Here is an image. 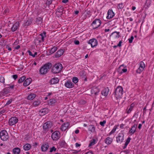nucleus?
Returning <instances> with one entry per match:
<instances>
[{
  "label": "nucleus",
  "mask_w": 154,
  "mask_h": 154,
  "mask_svg": "<svg viewBox=\"0 0 154 154\" xmlns=\"http://www.w3.org/2000/svg\"><path fill=\"white\" fill-rule=\"evenodd\" d=\"M51 63H48L45 64L40 70V72L41 74H46L51 67Z\"/></svg>",
  "instance_id": "1"
},
{
  "label": "nucleus",
  "mask_w": 154,
  "mask_h": 154,
  "mask_svg": "<svg viewBox=\"0 0 154 154\" xmlns=\"http://www.w3.org/2000/svg\"><path fill=\"white\" fill-rule=\"evenodd\" d=\"M123 88L121 86H119L116 88L114 93V95L117 99L121 97L123 94Z\"/></svg>",
  "instance_id": "2"
},
{
  "label": "nucleus",
  "mask_w": 154,
  "mask_h": 154,
  "mask_svg": "<svg viewBox=\"0 0 154 154\" xmlns=\"http://www.w3.org/2000/svg\"><path fill=\"white\" fill-rule=\"evenodd\" d=\"M63 68L62 65L60 63L55 64L52 67L51 72L54 73L59 72Z\"/></svg>",
  "instance_id": "3"
},
{
  "label": "nucleus",
  "mask_w": 154,
  "mask_h": 154,
  "mask_svg": "<svg viewBox=\"0 0 154 154\" xmlns=\"http://www.w3.org/2000/svg\"><path fill=\"white\" fill-rule=\"evenodd\" d=\"M52 127L53 124L51 122L48 121L46 122L43 125L44 131L46 132L50 128H51Z\"/></svg>",
  "instance_id": "4"
},
{
  "label": "nucleus",
  "mask_w": 154,
  "mask_h": 154,
  "mask_svg": "<svg viewBox=\"0 0 154 154\" xmlns=\"http://www.w3.org/2000/svg\"><path fill=\"white\" fill-rule=\"evenodd\" d=\"M0 137L1 139L3 141H6L9 138L8 134L5 130H2L0 132Z\"/></svg>",
  "instance_id": "5"
},
{
  "label": "nucleus",
  "mask_w": 154,
  "mask_h": 154,
  "mask_svg": "<svg viewBox=\"0 0 154 154\" xmlns=\"http://www.w3.org/2000/svg\"><path fill=\"white\" fill-rule=\"evenodd\" d=\"M101 23V21L99 19H96L91 24V26L94 29H95L98 27Z\"/></svg>",
  "instance_id": "6"
},
{
  "label": "nucleus",
  "mask_w": 154,
  "mask_h": 154,
  "mask_svg": "<svg viewBox=\"0 0 154 154\" xmlns=\"http://www.w3.org/2000/svg\"><path fill=\"white\" fill-rule=\"evenodd\" d=\"M124 140V134L122 132L118 134V136L116 137V141L117 143H121Z\"/></svg>",
  "instance_id": "7"
},
{
  "label": "nucleus",
  "mask_w": 154,
  "mask_h": 154,
  "mask_svg": "<svg viewBox=\"0 0 154 154\" xmlns=\"http://www.w3.org/2000/svg\"><path fill=\"white\" fill-rule=\"evenodd\" d=\"M51 137L54 140H57L60 137V132L58 131L54 132L52 134Z\"/></svg>",
  "instance_id": "8"
},
{
  "label": "nucleus",
  "mask_w": 154,
  "mask_h": 154,
  "mask_svg": "<svg viewBox=\"0 0 154 154\" xmlns=\"http://www.w3.org/2000/svg\"><path fill=\"white\" fill-rule=\"evenodd\" d=\"M88 43L91 45L92 48H94L97 45L98 42L96 39L93 38L90 40L88 42Z\"/></svg>",
  "instance_id": "9"
},
{
  "label": "nucleus",
  "mask_w": 154,
  "mask_h": 154,
  "mask_svg": "<svg viewBox=\"0 0 154 154\" xmlns=\"http://www.w3.org/2000/svg\"><path fill=\"white\" fill-rule=\"evenodd\" d=\"M49 147V143L47 142L43 143L41 146V150L42 152H46Z\"/></svg>",
  "instance_id": "10"
},
{
  "label": "nucleus",
  "mask_w": 154,
  "mask_h": 154,
  "mask_svg": "<svg viewBox=\"0 0 154 154\" xmlns=\"http://www.w3.org/2000/svg\"><path fill=\"white\" fill-rule=\"evenodd\" d=\"M18 120L16 117L11 118L9 121V124L10 125H13L17 123L18 122Z\"/></svg>",
  "instance_id": "11"
},
{
  "label": "nucleus",
  "mask_w": 154,
  "mask_h": 154,
  "mask_svg": "<svg viewBox=\"0 0 154 154\" xmlns=\"http://www.w3.org/2000/svg\"><path fill=\"white\" fill-rule=\"evenodd\" d=\"M144 63L143 61L140 63V66L139 68L137 70V73H140L144 69Z\"/></svg>",
  "instance_id": "12"
},
{
  "label": "nucleus",
  "mask_w": 154,
  "mask_h": 154,
  "mask_svg": "<svg viewBox=\"0 0 154 154\" xmlns=\"http://www.w3.org/2000/svg\"><path fill=\"white\" fill-rule=\"evenodd\" d=\"M115 15V14L111 9L108 10L107 12V15L106 17L107 19H110L112 18Z\"/></svg>",
  "instance_id": "13"
},
{
  "label": "nucleus",
  "mask_w": 154,
  "mask_h": 154,
  "mask_svg": "<svg viewBox=\"0 0 154 154\" xmlns=\"http://www.w3.org/2000/svg\"><path fill=\"white\" fill-rule=\"evenodd\" d=\"M69 125V124L68 122L64 123L61 126L60 129L62 131H65L68 128Z\"/></svg>",
  "instance_id": "14"
},
{
  "label": "nucleus",
  "mask_w": 154,
  "mask_h": 154,
  "mask_svg": "<svg viewBox=\"0 0 154 154\" xmlns=\"http://www.w3.org/2000/svg\"><path fill=\"white\" fill-rule=\"evenodd\" d=\"M19 22H16L11 28V30L12 32H14L16 31L18 28L19 26Z\"/></svg>",
  "instance_id": "15"
},
{
  "label": "nucleus",
  "mask_w": 154,
  "mask_h": 154,
  "mask_svg": "<svg viewBox=\"0 0 154 154\" xmlns=\"http://www.w3.org/2000/svg\"><path fill=\"white\" fill-rule=\"evenodd\" d=\"M65 86L67 88H70L74 87V84L71 81H68L65 84Z\"/></svg>",
  "instance_id": "16"
},
{
  "label": "nucleus",
  "mask_w": 154,
  "mask_h": 154,
  "mask_svg": "<svg viewBox=\"0 0 154 154\" xmlns=\"http://www.w3.org/2000/svg\"><path fill=\"white\" fill-rule=\"evenodd\" d=\"M64 50L61 49L58 50L56 53L55 55V57H58L61 56L64 53Z\"/></svg>",
  "instance_id": "17"
},
{
  "label": "nucleus",
  "mask_w": 154,
  "mask_h": 154,
  "mask_svg": "<svg viewBox=\"0 0 154 154\" xmlns=\"http://www.w3.org/2000/svg\"><path fill=\"white\" fill-rule=\"evenodd\" d=\"M99 91V89L97 87H93L91 89V92L92 94H94L96 95Z\"/></svg>",
  "instance_id": "18"
},
{
  "label": "nucleus",
  "mask_w": 154,
  "mask_h": 154,
  "mask_svg": "<svg viewBox=\"0 0 154 154\" xmlns=\"http://www.w3.org/2000/svg\"><path fill=\"white\" fill-rule=\"evenodd\" d=\"M109 89L108 88H105L102 91L101 94L102 95L105 96H106L108 95L109 93Z\"/></svg>",
  "instance_id": "19"
},
{
  "label": "nucleus",
  "mask_w": 154,
  "mask_h": 154,
  "mask_svg": "<svg viewBox=\"0 0 154 154\" xmlns=\"http://www.w3.org/2000/svg\"><path fill=\"white\" fill-rule=\"evenodd\" d=\"M31 79L30 78L26 79L24 82L23 85L25 86H27L29 85L31 82Z\"/></svg>",
  "instance_id": "20"
},
{
  "label": "nucleus",
  "mask_w": 154,
  "mask_h": 154,
  "mask_svg": "<svg viewBox=\"0 0 154 154\" xmlns=\"http://www.w3.org/2000/svg\"><path fill=\"white\" fill-rule=\"evenodd\" d=\"M57 48L56 46H54L52 48L50 49H49V54H52L55 52L57 49Z\"/></svg>",
  "instance_id": "21"
},
{
  "label": "nucleus",
  "mask_w": 154,
  "mask_h": 154,
  "mask_svg": "<svg viewBox=\"0 0 154 154\" xmlns=\"http://www.w3.org/2000/svg\"><path fill=\"white\" fill-rule=\"evenodd\" d=\"M137 126V124H134L130 130V133H131V134H133L135 132Z\"/></svg>",
  "instance_id": "22"
},
{
  "label": "nucleus",
  "mask_w": 154,
  "mask_h": 154,
  "mask_svg": "<svg viewBox=\"0 0 154 154\" xmlns=\"http://www.w3.org/2000/svg\"><path fill=\"white\" fill-rule=\"evenodd\" d=\"M59 80L58 78L54 77L50 81V82L51 84H57L59 82Z\"/></svg>",
  "instance_id": "23"
},
{
  "label": "nucleus",
  "mask_w": 154,
  "mask_h": 154,
  "mask_svg": "<svg viewBox=\"0 0 154 154\" xmlns=\"http://www.w3.org/2000/svg\"><path fill=\"white\" fill-rule=\"evenodd\" d=\"M112 141V139L109 137H107L105 140V143L107 145L110 144Z\"/></svg>",
  "instance_id": "24"
},
{
  "label": "nucleus",
  "mask_w": 154,
  "mask_h": 154,
  "mask_svg": "<svg viewBox=\"0 0 154 154\" xmlns=\"http://www.w3.org/2000/svg\"><path fill=\"white\" fill-rule=\"evenodd\" d=\"M32 18L28 19L25 23L24 26L26 27L30 25L32 23Z\"/></svg>",
  "instance_id": "25"
},
{
  "label": "nucleus",
  "mask_w": 154,
  "mask_h": 154,
  "mask_svg": "<svg viewBox=\"0 0 154 154\" xmlns=\"http://www.w3.org/2000/svg\"><path fill=\"white\" fill-rule=\"evenodd\" d=\"M20 151V149L18 147L14 148L12 150L13 154H19Z\"/></svg>",
  "instance_id": "26"
},
{
  "label": "nucleus",
  "mask_w": 154,
  "mask_h": 154,
  "mask_svg": "<svg viewBox=\"0 0 154 154\" xmlns=\"http://www.w3.org/2000/svg\"><path fill=\"white\" fill-rule=\"evenodd\" d=\"M36 97V95L34 93L31 94H29L27 97V99L29 100H33Z\"/></svg>",
  "instance_id": "27"
},
{
  "label": "nucleus",
  "mask_w": 154,
  "mask_h": 154,
  "mask_svg": "<svg viewBox=\"0 0 154 154\" xmlns=\"http://www.w3.org/2000/svg\"><path fill=\"white\" fill-rule=\"evenodd\" d=\"M31 147V146L29 144L27 143L23 146V148L26 151L29 150Z\"/></svg>",
  "instance_id": "28"
},
{
  "label": "nucleus",
  "mask_w": 154,
  "mask_h": 154,
  "mask_svg": "<svg viewBox=\"0 0 154 154\" xmlns=\"http://www.w3.org/2000/svg\"><path fill=\"white\" fill-rule=\"evenodd\" d=\"M112 35H113L114 38H118L120 37L119 32L116 31L112 33Z\"/></svg>",
  "instance_id": "29"
},
{
  "label": "nucleus",
  "mask_w": 154,
  "mask_h": 154,
  "mask_svg": "<svg viewBox=\"0 0 154 154\" xmlns=\"http://www.w3.org/2000/svg\"><path fill=\"white\" fill-rule=\"evenodd\" d=\"M42 18L41 17H38L36 18V23L38 24H40L42 22Z\"/></svg>",
  "instance_id": "30"
},
{
  "label": "nucleus",
  "mask_w": 154,
  "mask_h": 154,
  "mask_svg": "<svg viewBox=\"0 0 154 154\" xmlns=\"http://www.w3.org/2000/svg\"><path fill=\"white\" fill-rule=\"evenodd\" d=\"M89 130L91 132H94L95 130V128L93 125H90L89 126Z\"/></svg>",
  "instance_id": "31"
},
{
  "label": "nucleus",
  "mask_w": 154,
  "mask_h": 154,
  "mask_svg": "<svg viewBox=\"0 0 154 154\" xmlns=\"http://www.w3.org/2000/svg\"><path fill=\"white\" fill-rule=\"evenodd\" d=\"M56 102V101L54 99H50L49 101L48 104L50 105H51L55 103Z\"/></svg>",
  "instance_id": "32"
},
{
  "label": "nucleus",
  "mask_w": 154,
  "mask_h": 154,
  "mask_svg": "<svg viewBox=\"0 0 154 154\" xmlns=\"http://www.w3.org/2000/svg\"><path fill=\"white\" fill-rule=\"evenodd\" d=\"M97 142V140L93 139L90 141V143L89 144V146H91L94 145Z\"/></svg>",
  "instance_id": "33"
},
{
  "label": "nucleus",
  "mask_w": 154,
  "mask_h": 154,
  "mask_svg": "<svg viewBox=\"0 0 154 154\" xmlns=\"http://www.w3.org/2000/svg\"><path fill=\"white\" fill-rule=\"evenodd\" d=\"M124 5L122 3H119L118 4L117 8L119 10H122L124 7Z\"/></svg>",
  "instance_id": "34"
},
{
  "label": "nucleus",
  "mask_w": 154,
  "mask_h": 154,
  "mask_svg": "<svg viewBox=\"0 0 154 154\" xmlns=\"http://www.w3.org/2000/svg\"><path fill=\"white\" fill-rule=\"evenodd\" d=\"M40 103L41 102L40 100H37L33 102V105L34 106H37L40 104Z\"/></svg>",
  "instance_id": "35"
},
{
  "label": "nucleus",
  "mask_w": 154,
  "mask_h": 154,
  "mask_svg": "<svg viewBox=\"0 0 154 154\" xmlns=\"http://www.w3.org/2000/svg\"><path fill=\"white\" fill-rule=\"evenodd\" d=\"M26 77L25 76H23L20 79L18 80V82L19 83L22 82L25 79Z\"/></svg>",
  "instance_id": "36"
},
{
  "label": "nucleus",
  "mask_w": 154,
  "mask_h": 154,
  "mask_svg": "<svg viewBox=\"0 0 154 154\" xmlns=\"http://www.w3.org/2000/svg\"><path fill=\"white\" fill-rule=\"evenodd\" d=\"M63 11V8L62 7H60V8H58L57 9V12L60 13L61 14H62V12Z\"/></svg>",
  "instance_id": "37"
},
{
  "label": "nucleus",
  "mask_w": 154,
  "mask_h": 154,
  "mask_svg": "<svg viewBox=\"0 0 154 154\" xmlns=\"http://www.w3.org/2000/svg\"><path fill=\"white\" fill-rule=\"evenodd\" d=\"M78 81V79L75 77H73L72 79V82L74 83H77Z\"/></svg>",
  "instance_id": "38"
},
{
  "label": "nucleus",
  "mask_w": 154,
  "mask_h": 154,
  "mask_svg": "<svg viewBox=\"0 0 154 154\" xmlns=\"http://www.w3.org/2000/svg\"><path fill=\"white\" fill-rule=\"evenodd\" d=\"M0 82L2 83L5 82V78L2 75H0Z\"/></svg>",
  "instance_id": "39"
},
{
  "label": "nucleus",
  "mask_w": 154,
  "mask_h": 154,
  "mask_svg": "<svg viewBox=\"0 0 154 154\" xmlns=\"http://www.w3.org/2000/svg\"><path fill=\"white\" fill-rule=\"evenodd\" d=\"M56 150V148L54 146H53L52 148L50 149V152H52L53 151H55Z\"/></svg>",
  "instance_id": "40"
},
{
  "label": "nucleus",
  "mask_w": 154,
  "mask_h": 154,
  "mask_svg": "<svg viewBox=\"0 0 154 154\" xmlns=\"http://www.w3.org/2000/svg\"><path fill=\"white\" fill-rule=\"evenodd\" d=\"M131 140V138L130 137H128L126 141L125 144H126V145H128L129 143L130 142Z\"/></svg>",
  "instance_id": "41"
},
{
  "label": "nucleus",
  "mask_w": 154,
  "mask_h": 154,
  "mask_svg": "<svg viewBox=\"0 0 154 154\" xmlns=\"http://www.w3.org/2000/svg\"><path fill=\"white\" fill-rule=\"evenodd\" d=\"M60 145L63 147H64L66 145V143L64 141H62L60 142Z\"/></svg>",
  "instance_id": "42"
},
{
  "label": "nucleus",
  "mask_w": 154,
  "mask_h": 154,
  "mask_svg": "<svg viewBox=\"0 0 154 154\" xmlns=\"http://www.w3.org/2000/svg\"><path fill=\"white\" fill-rule=\"evenodd\" d=\"M46 32H43L42 33L40 34V37H46Z\"/></svg>",
  "instance_id": "43"
},
{
  "label": "nucleus",
  "mask_w": 154,
  "mask_h": 154,
  "mask_svg": "<svg viewBox=\"0 0 154 154\" xmlns=\"http://www.w3.org/2000/svg\"><path fill=\"white\" fill-rule=\"evenodd\" d=\"M150 4V0H147L146 5H147V7H149Z\"/></svg>",
  "instance_id": "44"
},
{
  "label": "nucleus",
  "mask_w": 154,
  "mask_h": 154,
  "mask_svg": "<svg viewBox=\"0 0 154 154\" xmlns=\"http://www.w3.org/2000/svg\"><path fill=\"white\" fill-rule=\"evenodd\" d=\"M106 121L105 120H103L102 122H100V125L102 126H104V124L106 123Z\"/></svg>",
  "instance_id": "45"
},
{
  "label": "nucleus",
  "mask_w": 154,
  "mask_h": 154,
  "mask_svg": "<svg viewBox=\"0 0 154 154\" xmlns=\"http://www.w3.org/2000/svg\"><path fill=\"white\" fill-rule=\"evenodd\" d=\"M52 2L51 0H47L46 2V4L47 5H49Z\"/></svg>",
  "instance_id": "46"
},
{
  "label": "nucleus",
  "mask_w": 154,
  "mask_h": 154,
  "mask_svg": "<svg viewBox=\"0 0 154 154\" xmlns=\"http://www.w3.org/2000/svg\"><path fill=\"white\" fill-rule=\"evenodd\" d=\"M134 38V37L133 36H131V38H129L128 40L129 41V43H131L132 42V41L133 39Z\"/></svg>",
  "instance_id": "47"
},
{
  "label": "nucleus",
  "mask_w": 154,
  "mask_h": 154,
  "mask_svg": "<svg viewBox=\"0 0 154 154\" xmlns=\"http://www.w3.org/2000/svg\"><path fill=\"white\" fill-rule=\"evenodd\" d=\"M12 101V100H11V99L9 100H8L6 104H5V105H9V104H10L11 103Z\"/></svg>",
  "instance_id": "48"
},
{
  "label": "nucleus",
  "mask_w": 154,
  "mask_h": 154,
  "mask_svg": "<svg viewBox=\"0 0 154 154\" xmlns=\"http://www.w3.org/2000/svg\"><path fill=\"white\" fill-rule=\"evenodd\" d=\"M133 108L129 107V109H128V111H127V113H130L131 111Z\"/></svg>",
  "instance_id": "49"
},
{
  "label": "nucleus",
  "mask_w": 154,
  "mask_h": 154,
  "mask_svg": "<svg viewBox=\"0 0 154 154\" xmlns=\"http://www.w3.org/2000/svg\"><path fill=\"white\" fill-rule=\"evenodd\" d=\"M48 110V109L47 108H45L43 109L42 111V112L43 113L44 112L45 113H46L47 112Z\"/></svg>",
  "instance_id": "50"
},
{
  "label": "nucleus",
  "mask_w": 154,
  "mask_h": 154,
  "mask_svg": "<svg viewBox=\"0 0 154 154\" xmlns=\"http://www.w3.org/2000/svg\"><path fill=\"white\" fill-rule=\"evenodd\" d=\"M45 37H39V38H41V40H39V42H43L44 41V38Z\"/></svg>",
  "instance_id": "51"
},
{
  "label": "nucleus",
  "mask_w": 154,
  "mask_h": 154,
  "mask_svg": "<svg viewBox=\"0 0 154 154\" xmlns=\"http://www.w3.org/2000/svg\"><path fill=\"white\" fill-rule=\"evenodd\" d=\"M81 104H84L86 103V101L85 100H82L80 102Z\"/></svg>",
  "instance_id": "52"
},
{
  "label": "nucleus",
  "mask_w": 154,
  "mask_h": 154,
  "mask_svg": "<svg viewBox=\"0 0 154 154\" xmlns=\"http://www.w3.org/2000/svg\"><path fill=\"white\" fill-rule=\"evenodd\" d=\"M74 43L76 45H79V42L78 40H76L74 41Z\"/></svg>",
  "instance_id": "53"
},
{
  "label": "nucleus",
  "mask_w": 154,
  "mask_h": 154,
  "mask_svg": "<svg viewBox=\"0 0 154 154\" xmlns=\"http://www.w3.org/2000/svg\"><path fill=\"white\" fill-rule=\"evenodd\" d=\"M12 77L15 80L17 78V75H12Z\"/></svg>",
  "instance_id": "54"
},
{
  "label": "nucleus",
  "mask_w": 154,
  "mask_h": 154,
  "mask_svg": "<svg viewBox=\"0 0 154 154\" xmlns=\"http://www.w3.org/2000/svg\"><path fill=\"white\" fill-rule=\"evenodd\" d=\"M117 127L116 126H115L112 129V132H115V131H116V129H117Z\"/></svg>",
  "instance_id": "55"
},
{
  "label": "nucleus",
  "mask_w": 154,
  "mask_h": 154,
  "mask_svg": "<svg viewBox=\"0 0 154 154\" xmlns=\"http://www.w3.org/2000/svg\"><path fill=\"white\" fill-rule=\"evenodd\" d=\"M122 43V41H120L119 42V43L118 44V47H121V44Z\"/></svg>",
  "instance_id": "56"
},
{
  "label": "nucleus",
  "mask_w": 154,
  "mask_h": 154,
  "mask_svg": "<svg viewBox=\"0 0 154 154\" xmlns=\"http://www.w3.org/2000/svg\"><path fill=\"white\" fill-rule=\"evenodd\" d=\"M5 112V109H2L1 111H0V115L4 113Z\"/></svg>",
  "instance_id": "57"
},
{
  "label": "nucleus",
  "mask_w": 154,
  "mask_h": 154,
  "mask_svg": "<svg viewBox=\"0 0 154 154\" xmlns=\"http://www.w3.org/2000/svg\"><path fill=\"white\" fill-rule=\"evenodd\" d=\"M6 48H7L9 51H11L12 50V49L11 48L9 47L8 46H6Z\"/></svg>",
  "instance_id": "58"
},
{
  "label": "nucleus",
  "mask_w": 154,
  "mask_h": 154,
  "mask_svg": "<svg viewBox=\"0 0 154 154\" xmlns=\"http://www.w3.org/2000/svg\"><path fill=\"white\" fill-rule=\"evenodd\" d=\"M20 48V46L19 45H18L17 46L14 47L15 49H18Z\"/></svg>",
  "instance_id": "59"
},
{
  "label": "nucleus",
  "mask_w": 154,
  "mask_h": 154,
  "mask_svg": "<svg viewBox=\"0 0 154 154\" xmlns=\"http://www.w3.org/2000/svg\"><path fill=\"white\" fill-rule=\"evenodd\" d=\"M28 52L29 55L32 56L33 54H32V52L30 51H28Z\"/></svg>",
  "instance_id": "60"
},
{
  "label": "nucleus",
  "mask_w": 154,
  "mask_h": 154,
  "mask_svg": "<svg viewBox=\"0 0 154 154\" xmlns=\"http://www.w3.org/2000/svg\"><path fill=\"white\" fill-rule=\"evenodd\" d=\"M122 71L123 72H126L127 71V69H123L122 70Z\"/></svg>",
  "instance_id": "61"
},
{
  "label": "nucleus",
  "mask_w": 154,
  "mask_h": 154,
  "mask_svg": "<svg viewBox=\"0 0 154 154\" xmlns=\"http://www.w3.org/2000/svg\"><path fill=\"white\" fill-rule=\"evenodd\" d=\"M68 1V0H63L62 1V2L63 3H67Z\"/></svg>",
  "instance_id": "62"
},
{
  "label": "nucleus",
  "mask_w": 154,
  "mask_h": 154,
  "mask_svg": "<svg viewBox=\"0 0 154 154\" xmlns=\"http://www.w3.org/2000/svg\"><path fill=\"white\" fill-rule=\"evenodd\" d=\"M75 134H77L79 132V130L78 129L76 130L75 131Z\"/></svg>",
  "instance_id": "63"
},
{
  "label": "nucleus",
  "mask_w": 154,
  "mask_h": 154,
  "mask_svg": "<svg viewBox=\"0 0 154 154\" xmlns=\"http://www.w3.org/2000/svg\"><path fill=\"white\" fill-rule=\"evenodd\" d=\"M141 126H142V125H141V124H139V125H138V128L139 129H140V128H141Z\"/></svg>",
  "instance_id": "64"
}]
</instances>
